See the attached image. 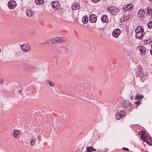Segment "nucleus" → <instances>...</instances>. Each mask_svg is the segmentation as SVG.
<instances>
[{
    "instance_id": "obj_36",
    "label": "nucleus",
    "mask_w": 152,
    "mask_h": 152,
    "mask_svg": "<svg viewBox=\"0 0 152 152\" xmlns=\"http://www.w3.org/2000/svg\"><path fill=\"white\" fill-rule=\"evenodd\" d=\"M22 89H21V90H20V93H21L22 95L23 94L22 93Z\"/></svg>"
},
{
    "instance_id": "obj_33",
    "label": "nucleus",
    "mask_w": 152,
    "mask_h": 152,
    "mask_svg": "<svg viewBox=\"0 0 152 152\" xmlns=\"http://www.w3.org/2000/svg\"><path fill=\"white\" fill-rule=\"evenodd\" d=\"M100 0H91V1L94 3H97Z\"/></svg>"
},
{
    "instance_id": "obj_16",
    "label": "nucleus",
    "mask_w": 152,
    "mask_h": 152,
    "mask_svg": "<svg viewBox=\"0 0 152 152\" xmlns=\"http://www.w3.org/2000/svg\"><path fill=\"white\" fill-rule=\"evenodd\" d=\"M146 13L147 15L148 16H150L152 15V9L149 7H147L146 9Z\"/></svg>"
},
{
    "instance_id": "obj_3",
    "label": "nucleus",
    "mask_w": 152,
    "mask_h": 152,
    "mask_svg": "<svg viewBox=\"0 0 152 152\" xmlns=\"http://www.w3.org/2000/svg\"><path fill=\"white\" fill-rule=\"evenodd\" d=\"M50 4L53 8L56 10H59L61 8L60 4L57 1H53Z\"/></svg>"
},
{
    "instance_id": "obj_21",
    "label": "nucleus",
    "mask_w": 152,
    "mask_h": 152,
    "mask_svg": "<svg viewBox=\"0 0 152 152\" xmlns=\"http://www.w3.org/2000/svg\"><path fill=\"white\" fill-rule=\"evenodd\" d=\"M34 14L33 12L30 9H28L27 11L26 14L28 17H31Z\"/></svg>"
},
{
    "instance_id": "obj_34",
    "label": "nucleus",
    "mask_w": 152,
    "mask_h": 152,
    "mask_svg": "<svg viewBox=\"0 0 152 152\" xmlns=\"http://www.w3.org/2000/svg\"><path fill=\"white\" fill-rule=\"evenodd\" d=\"M127 17V16H124V21L127 20H128V19L129 18V16H128V18H127L126 19H125V17Z\"/></svg>"
},
{
    "instance_id": "obj_12",
    "label": "nucleus",
    "mask_w": 152,
    "mask_h": 152,
    "mask_svg": "<svg viewBox=\"0 0 152 152\" xmlns=\"http://www.w3.org/2000/svg\"><path fill=\"white\" fill-rule=\"evenodd\" d=\"M80 8V5L78 3H74L72 4V8L73 10H76L79 9Z\"/></svg>"
},
{
    "instance_id": "obj_19",
    "label": "nucleus",
    "mask_w": 152,
    "mask_h": 152,
    "mask_svg": "<svg viewBox=\"0 0 152 152\" xmlns=\"http://www.w3.org/2000/svg\"><path fill=\"white\" fill-rule=\"evenodd\" d=\"M35 68L31 66H29L27 69V71L32 73L34 72H35Z\"/></svg>"
},
{
    "instance_id": "obj_40",
    "label": "nucleus",
    "mask_w": 152,
    "mask_h": 152,
    "mask_svg": "<svg viewBox=\"0 0 152 152\" xmlns=\"http://www.w3.org/2000/svg\"><path fill=\"white\" fill-rule=\"evenodd\" d=\"M1 50L0 49V52L1 51Z\"/></svg>"
},
{
    "instance_id": "obj_26",
    "label": "nucleus",
    "mask_w": 152,
    "mask_h": 152,
    "mask_svg": "<svg viewBox=\"0 0 152 152\" xmlns=\"http://www.w3.org/2000/svg\"><path fill=\"white\" fill-rule=\"evenodd\" d=\"M47 83L49 84L51 86H54L55 85V84L54 83H52L51 81H48L47 82Z\"/></svg>"
},
{
    "instance_id": "obj_15",
    "label": "nucleus",
    "mask_w": 152,
    "mask_h": 152,
    "mask_svg": "<svg viewBox=\"0 0 152 152\" xmlns=\"http://www.w3.org/2000/svg\"><path fill=\"white\" fill-rule=\"evenodd\" d=\"M140 70L138 71L137 72V76L139 77L140 79L141 80L142 78L143 77V71H142V70L140 69Z\"/></svg>"
},
{
    "instance_id": "obj_39",
    "label": "nucleus",
    "mask_w": 152,
    "mask_h": 152,
    "mask_svg": "<svg viewBox=\"0 0 152 152\" xmlns=\"http://www.w3.org/2000/svg\"><path fill=\"white\" fill-rule=\"evenodd\" d=\"M149 1H152V0H149Z\"/></svg>"
},
{
    "instance_id": "obj_23",
    "label": "nucleus",
    "mask_w": 152,
    "mask_h": 152,
    "mask_svg": "<svg viewBox=\"0 0 152 152\" xmlns=\"http://www.w3.org/2000/svg\"><path fill=\"white\" fill-rule=\"evenodd\" d=\"M35 1L37 5H41L44 3V0H35Z\"/></svg>"
},
{
    "instance_id": "obj_30",
    "label": "nucleus",
    "mask_w": 152,
    "mask_h": 152,
    "mask_svg": "<svg viewBox=\"0 0 152 152\" xmlns=\"http://www.w3.org/2000/svg\"><path fill=\"white\" fill-rule=\"evenodd\" d=\"M108 21L107 16L105 15V23H107Z\"/></svg>"
},
{
    "instance_id": "obj_24",
    "label": "nucleus",
    "mask_w": 152,
    "mask_h": 152,
    "mask_svg": "<svg viewBox=\"0 0 152 152\" xmlns=\"http://www.w3.org/2000/svg\"><path fill=\"white\" fill-rule=\"evenodd\" d=\"M19 131L17 129H14L13 131V136L14 137H16L19 134Z\"/></svg>"
},
{
    "instance_id": "obj_9",
    "label": "nucleus",
    "mask_w": 152,
    "mask_h": 152,
    "mask_svg": "<svg viewBox=\"0 0 152 152\" xmlns=\"http://www.w3.org/2000/svg\"><path fill=\"white\" fill-rule=\"evenodd\" d=\"M48 45H52L58 43L56 37L49 40L45 42Z\"/></svg>"
},
{
    "instance_id": "obj_20",
    "label": "nucleus",
    "mask_w": 152,
    "mask_h": 152,
    "mask_svg": "<svg viewBox=\"0 0 152 152\" xmlns=\"http://www.w3.org/2000/svg\"><path fill=\"white\" fill-rule=\"evenodd\" d=\"M144 98V96L142 94H137L135 96L134 98L135 100L139 99V100H142V99Z\"/></svg>"
},
{
    "instance_id": "obj_27",
    "label": "nucleus",
    "mask_w": 152,
    "mask_h": 152,
    "mask_svg": "<svg viewBox=\"0 0 152 152\" xmlns=\"http://www.w3.org/2000/svg\"><path fill=\"white\" fill-rule=\"evenodd\" d=\"M148 27L149 28H152V21H149L148 23Z\"/></svg>"
},
{
    "instance_id": "obj_25",
    "label": "nucleus",
    "mask_w": 152,
    "mask_h": 152,
    "mask_svg": "<svg viewBox=\"0 0 152 152\" xmlns=\"http://www.w3.org/2000/svg\"><path fill=\"white\" fill-rule=\"evenodd\" d=\"M36 139L34 138L33 140H32L30 142V144L31 145L33 146L36 143Z\"/></svg>"
},
{
    "instance_id": "obj_1",
    "label": "nucleus",
    "mask_w": 152,
    "mask_h": 152,
    "mask_svg": "<svg viewBox=\"0 0 152 152\" xmlns=\"http://www.w3.org/2000/svg\"><path fill=\"white\" fill-rule=\"evenodd\" d=\"M135 32L136 33V37L139 39H141L145 34L144 29L142 26L137 27L135 30Z\"/></svg>"
},
{
    "instance_id": "obj_8",
    "label": "nucleus",
    "mask_w": 152,
    "mask_h": 152,
    "mask_svg": "<svg viewBox=\"0 0 152 152\" xmlns=\"http://www.w3.org/2000/svg\"><path fill=\"white\" fill-rule=\"evenodd\" d=\"M8 6L10 9H14L16 6V2L14 0L10 1L8 3Z\"/></svg>"
},
{
    "instance_id": "obj_10",
    "label": "nucleus",
    "mask_w": 152,
    "mask_h": 152,
    "mask_svg": "<svg viewBox=\"0 0 152 152\" xmlns=\"http://www.w3.org/2000/svg\"><path fill=\"white\" fill-rule=\"evenodd\" d=\"M97 20L96 16L94 14H91L89 17V20L92 23L96 22Z\"/></svg>"
},
{
    "instance_id": "obj_41",
    "label": "nucleus",
    "mask_w": 152,
    "mask_h": 152,
    "mask_svg": "<svg viewBox=\"0 0 152 152\" xmlns=\"http://www.w3.org/2000/svg\"><path fill=\"white\" fill-rule=\"evenodd\" d=\"M151 47H152V45H151Z\"/></svg>"
},
{
    "instance_id": "obj_13",
    "label": "nucleus",
    "mask_w": 152,
    "mask_h": 152,
    "mask_svg": "<svg viewBox=\"0 0 152 152\" xmlns=\"http://www.w3.org/2000/svg\"><path fill=\"white\" fill-rule=\"evenodd\" d=\"M139 49L140 52V54L142 56H144L146 53V49L143 46H140Z\"/></svg>"
},
{
    "instance_id": "obj_31",
    "label": "nucleus",
    "mask_w": 152,
    "mask_h": 152,
    "mask_svg": "<svg viewBox=\"0 0 152 152\" xmlns=\"http://www.w3.org/2000/svg\"><path fill=\"white\" fill-rule=\"evenodd\" d=\"M122 149L123 150L126 151H129V149L128 148H125V147H123L122 148Z\"/></svg>"
},
{
    "instance_id": "obj_11",
    "label": "nucleus",
    "mask_w": 152,
    "mask_h": 152,
    "mask_svg": "<svg viewBox=\"0 0 152 152\" xmlns=\"http://www.w3.org/2000/svg\"><path fill=\"white\" fill-rule=\"evenodd\" d=\"M138 16L140 18H142L144 17L145 15L144 10L141 9L138 11L137 14Z\"/></svg>"
},
{
    "instance_id": "obj_22",
    "label": "nucleus",
    "mask_w": 152,
    "mask_h": 152,
    "mask_svg": "<svg viewBox=\"0 0 152 152\" xmlns=\"http://www.w3.org/2000/svg\"><path fill=\"white\" fill-rule=\"evenodd\" d=\"M83 23L84 24L86 23L88 21V18L86 15L84 16L82 19Z\"/></svg>"
},
{
    "instance_id": "obj_7",
    "label": "nucleus",
    "mask_w": 152,
    "mask_h": 152,
    "mask_svg": "<svg viewBox=\"0 0 152 152\" xmlns=\"http://www.w3.org/2000/svg\"><path fill=\"white\" fill-rule=\"evenodd\" d=\"M125 114V111L124 110H121L119 113H118L115 114V117L116 119L119 120L124 116Z\"/></svg>"
},
{
    "instance_id": "obj_17",
    "label": "nucleus",
    "mask_w": 152,
    "mask_h": 152,
    "mask_svg": "<svg viewBox=\"0 0 152 152\" xmlns=\"http://www.w3.org/2000/svg\"><path fill=\"white\" fill-rule=\"evenodd\" d=\"M87 152H93L96 151V150L92 146H89L86 147Z\"/></svg>"
},
{
    "instance_id": "obj_29",
    "label": "nucleus",
    "mask_w": 152,
    "mask_h": 152,
    "mask_svg": "<svg viewBox=\"0 0 152 152\" xmlns=\"http://www.w3.org/2000/svg\"><path fill=\"white\" fill-rule=\"evenodd\" d=\"M141 100H139L138 101L136 102H135V103L137 105V106H138L141 103Z\"/></svg>"
},
{
    "instance_id": "obj_37",
    "label": "nucleus",
    "mask_w": 152,
    "mask_h": 152,
    "mask_svg": "<svg viewBox=\"0 0 152 152\" xmlns=\"http://www.w3.org/2000/svg\"><path fill=\"white\" fill-rule=\"evenodd\" d=\"M150 53H151V55H152V49L151 50Z\"/></svg>"
},
{
    "instance_id": "obj_28",
    "label": "nucleus",
    "mask_w": 152,
    "mask_h": 152,
    "mask_svg": "<svg viewBox=\"0 0 152 152\" xmlns=\"http://www.w3.org/2000/svg\"><path fill=\"white\" fill-rule=\"evenodd\" d=\"M152 41V40L151 39H149L147 40L146 41V44H149Z\"/></svg>"
},
{
    "instance_id": "obj_18",
    "label": "nucleus",
    "mask_w": 152,
    "mask_h": 152,
    "mask_svg": "<svg viewBox=\"0 0 152 152\" xmlns=\"http://www.w3.org/2000/svg\"><path fill=\"white\" fill-rule=\"evenodd\" d=\"M133 7V5L132 4H129L126 7H123V10L124 11L129 10L132 9Z\"/></svg>"
},
{
    "instance_id": "obj_38",
    "label": "nucleus",
    "mask_w": 152,
    "mask_h": 152,
    "mask_svg": "<svg viewBox=\"0 0 152 152\" xmlns=\"http://www.w3.org/2000/svg\"><path fill=\"white\" fill-rule=\"evenodd\" d=\"M133 96H132L131 97V99L133 100Z\"/></svg>"
},
{
    "instance_id": "obj_32",
    "label": "nucleus",
    "mask_w": 152,
    "mask_h": 152,
    "mask_svg": "<svg viewBox=\"0 0 152 152\" xmlns=\"http://www.w3.org/2000/svg\"><path fill=\"white\" fill-rule=\"evenodd\" d=\"M104 16L103 15L101 18V20L103 23H104Z\"/></svg>"
},
{
    "instance_id": "obj_6",
    "label": "nucleus",
    "mask_w": 152,
    "mask_h": 152,
    "mask_svg": "<svg viewBox=\"0 0 152 152\" xmlns=\"http://www.w3.org/2000/svg\"><path fill=\"white\" fill-rule=\"evenodd\" d=\"M121 32V31L119 29L117 28L113 30L112 32V35L113 37L115 38H117Z\"/></svg>"
},
{
    "instance_id": "obj_14",
    "label": "nucleus",
    "mask_w": 152,
    "mask_h": 152,
    "mask_svg": "<svg viewBox=\"0 0 152 152\" xmlns=\"http://www.w3.org/2000/svg\"><path fill=\"white\" fill-rule=\"evenodd\" d=\"M56 38L58 43H63L66 40V38L65 37H57Z\"/></svg>"
},
{
    "instance_id": "obj_5",
    "label": "nucleus",
    "mask_w": 152,
    "mask_h": 152,
    "mask_svg": "<svg viewBox=\"0 0 152 152\" xmlns=\"http://www.w3.org/2000/svg\"><path fill=\"white\" fill-rule=\"evenodd\" d=\"M107 9L108 11L113 14H115L117 12L118 10L117 7L113 6H108L107 8Z\"/></svg>"
},
{
    "instance_id": "obj_2",
    "label": "nucleus",
    "mask_w": 152,
    "mask_h": 152,
    "mask_svg": "<svg viewBox=\"0 0 152 152\" xmlns=\"http://www.w3.org/2000/svg\"><path fill=\"white\" fill-rule=\"evenodd\" d=\"M140 133L139 134H140L141 138L143 139V140L146 142L148 145H152L151 142H150L147 140V137L145 135V132L144 131H142L141 132H139Z\"/></svg>"
},
{
    "instance_id": "obj_4",
    "label": "nucleus",
    "mask_w": 152,
    "mask_h": 152,
    "mask_svg": "<svg viewBox=\"0 0 152 152\" xmlns=\"http://www.w3.org/2000/svg\"><path fill=\"white\" fill-rule=\"evenodd\" d=\"M22 50L26 52H28L31 49L30 45L27 43H25L20 45Z\"/></svg>"
},
{
    "instance_id": "obj_35",
    "label": "nucleus",
    "mask_w": 152,
    "mask_h": 152,
    "mask_svg": "<svg viewBox=\"0 0 152 152\" xmlns=\"http://www.w3.org/2000/svg\"><path fill=\"white\" fill-rule=\"evenodd\" d=\"M3 83V80H0V84H2V83Z\"/></svg>"
}]
</instances>
